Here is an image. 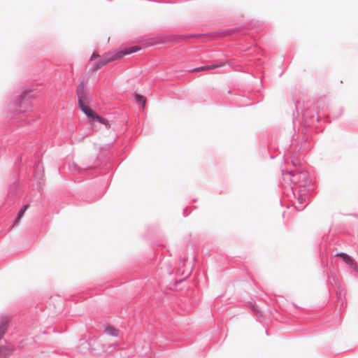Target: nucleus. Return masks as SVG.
I'll return each instance as SVG.
<instances>
[{"label": "nucleus", "instance_id": "9", "mask_svg": "<svg viewBox=\"0 0 358 358\" xmlns=\"http://www.w3.org/2000/svg\"><path fill=\"white\" fill-rule=\"evenodd\" d=\"M29 205H28V204H27V205H25V206H23V208L20 210V212H19V213H18V215H17V219H16V220H15V224H16L17 222H18L20 220V219L22 218V216H23V215L24 214L25 211L29 208Z\"/></svg>", "mask_w": 358, "mask_h": 358}, {"label": "nucleus", "instance_id": "6", "mask_svg": "<svg viewBox=\"0 0 358 358\" xmlns=\"http://www.w3.org/2000/svg\"><path fill=\"white\" fill-rule=\"evenodd\" d=\"M338 257H340L342 258V259L348 265L353 266L354 265V260L349 255L345 254V253H339L337 255Z\"/></svg>", "mask_w": 358, "mask_h": 358}, {"label": "nucleus", "instance_id": "7", "mask_svg": "<svg viewBox=\"0 0 358 358\" xmlns=\"http://www.w3.org/2000/svg\"><path fill=\"white\" fill-rule=\"evenodd\" d=\"M222 66H223V64H222V63L219 64H215V65L203 66H201V67L194 69L193 71H208V70H212V69H214L215 68Z\"/></svg>", "mask_w": 358, "mask_h": 358}, {"label": "nucleus", "instance_id": "8", "mask_svg": "<svg viewBox=\"0 0 358 358\" xmlns=\"http://www.w3.org/2000/svg\"><path fill=\"white\" fill-rule=\"evenodd\" d=\"M9 354V349L6 345L0 346V358H6Z\"/></svg>", "mask_w": 358, "mask_h": 358}, {"label": "nucleus", "instance_id": "3", "mask_svg": "<svg viewBox=\"0 0 358 358\" xmlns=\"http://www.w3.org/2000/svg\"><path fill=\"white\" fill-rule=\"evenodd\" d=\"M116 59H117V58H116V55H115V52L114 53H108L105 56V58L103 61H101V62L96 63V64H94V66H93V69L98 70V69H101L102 66H103L104 65H106V64L109 63L110 62H113Z\"/></svg>", "mask_w": 358, "mask_h": 358}, {"label": "nucleus", "instance_id": "13", "mask_svg": "<svg viewBox=\"0 0 358 358\" xmlns=\"http://www.w3.org/2000/svg\"><path fill=\"white\" fill-rule=\"evenodd\" d=\"M299 201L302 203L303 202V199H301L300 198L299 199Z\"/></svg>", "mask_w": 358, "mask_h": 358}, {"label": "nucleus", "instance_id": "11", "mask_svg": "<svg viewBox=\"0 0 358 358\" xmlns=\"http://www.w3.org/2000/svg\"><path fill=\"white\" fill-rule=\"evenodd\" d=\"M108 334H111L113 336H118V330L113 329V328H108L107 329Z\"/></svg>", "mask_w": 358, "mask_h": 358}, {"label": "nucleus", "instance_id": "5", "mask_svg": "<svg viewBox=\"0 0 358 358\" xmlns=\"http://www.w3.org/2000/svg\"><path fill=\"white\" fill-rule=\"evenodd\" d=\"M9 323V319L8 317H2L0 320V339L3 338L6 334Z\"/></svg>", "mask_w": 358, "mask_h": 358}, {"label": "nucleus", "instance_id": "12", "mask_svg": "<svg viewBox=\"0 0 358 358\" xmlns=\"http://www.w3.org/2000/svg\"><path fill=\"white\" fill-rule=\"evenodd\" d=\"M99 57L98 55H96V53H93L92 57H91V60H94L96 58H97Z\"/></svg>", "mask_w": 358, "mask_h": 358}, {"label": "nucleus", "instance_id": "10", "mask_svg": "<svg viewBox=\"0 0 358 358\" xmlns=\"http://www.w3.org/2000/svg\"><path fill=\"white\" fill-rule=\"evenodd\" d=\"M135 98H136V101L141 103L142 104L143 107H145V103H146V99L144 96H143L140 94H136Z\"/></svg>", "mask_w": 358, "mask_h": 358}, {"label": "nucleus", "instance_id": "4", "mask_svg": "<svg viewBox=\"0 0 358 358\" xmlns=\"http://www.w3.org/2000/svg\"><path fill=\"white\" fill-rule=\"evenodd\" d=\"M140 50H141L140 47H138V46H134V47H131V48H127L124 50L115 52V54L116 55V58L120 59V58L122 57L123 56H124L126 55H129V54H131V53L136 52H137V51H138Z\"/></svg>", "mask_w": 358, "mask_h": 358}, {"label": "nucleus", "instance_id": "1", "mask_svg": "<svg viewBox=\"0 0 358 358\" xmlns=\"http://www.w3.org/2000/svg\"><path fill=\"white\" fill-rule=\"evenodd\" d=\"M84 83H80L76 90V93L78 99V103L81 110L89 117H94L93 111L87 106L85 105V92H84Z\"/></svg>", "mask_w": 358, "mask_h": 358}, {"label": "nucleus", "instance_id": "2", "mask_svg": "<svg viewBox=\"0 0 358 358\" xmlns=\"http://www.w3.org/2000/svg\"><path fill=\"white\" fill-rule=\"evenodd\" d=\"M28 93V92H24L23 94L18 97V108L21 113H25L31 108V102L27 99Z\"/></svg>", "mask_w": 358, "mask_h": 358}]
</instances>
